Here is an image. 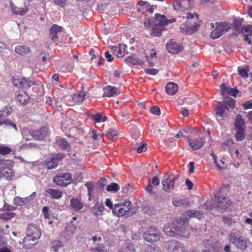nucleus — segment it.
<instances>
[{"mask_svg": "<svg viewBox=\"0 0 252 252\" xmlns=\"http://www.w3.org/2000/svg\"><path fill=\"white\" fill-rule=\"evenodd\" d=\"M228 239L231 243L241 250H245L250 243L247 238L243 237L238 231L231 232L228 235Z\"/></svg>", "mask_w": 252, "mask_h": 252, "instance_id": "423d86ee", "label": "nucleus"}, {"mask_svg": "<svg viewBox=\"0 0 252 252\" xmlns=\"http://www.w3.org/2000/svg\"><path fill=\"white\" fill-rule=\"evenodd\" d=\"M176 21L175 18L168 19L166 16L157 13L155 18H152L148 22H145V27L150 30L151 34L155 36H161V32L166 30V26L169 23H172Z\"/></svg>", "mask_w": 252, "mask_h": 252, "instance_id": "f257e3e1", "label": "nucleus"}, {"mask_svg": "<svg viewBox=\"0 0 252 252\" xmlns=\"http://www.w3.org/2000/svg\"><path fill=\"white\" fill-rule=\"evenodd\" d=\"M93 252H106V250L104 246L102 244L98 245L95 248L92 249Z\"/></svg>", "mask_w": 252, "mask_h": 252, "instance_id": "6e6d98bb", "label": "nucleus"}, {"mask_svg": "<svg viewBox=\"0 0 252 252\" xmlns=\"http://www.w3.org/2000/svg\"><path fill=\"white\" fill-rule=\"evenodd\" d=\"M231 205V202L227 196L221 197L214 196V198L210 201L206 202L204 204L208 209H212L214 208H218L221 210L228 209Z\"/></svg>", "mask_w": 252, "mask_h": 252, "instance_id": "20e7f679", "label": "nucleus"}, {"mask_svg": "<svg viewBox=\"0 0 252 252\" xmlns=\"http://www.w3.org/2000/svg\"><path fill=\"white\" fill-rule=\"evenodd\" d=\"M120 187L119 185L115 183H112L106 187V190L109 192H117L119 190Z\"/></svg>", "mask_w": 252, "mask_h": 252, "instance_id": "79ce46f5", "label": "nucleus"}, {"mask_svg": "<svg viewBox=\"0 0 252 252\" xmlns=\"http://www.w3.org/2000/svg\"><path fill=\"white\" fill-rule=\"evenodd\" d=\"M144 71L146 73H149L150 75H155L158 72V70L155 68H145Z\"/></svg>", "mask_w": 252, "mask_h": 252, "instance_id": "e2e57ef3", "label": "nucleus"}, {"mask_svg": "<svg viewBox=\"0 0 252 252\" xmlns=\"http://www.w3.org/2000/svg\"><path fill=\"white\" fill-rule=\"evenodd\" d=\"M62 246V243L58 240L54 241L52 244V248L55 252H57L58 249Z\"/></svg>", "mask_w": 252, "mask_h": 252, "instance_id": "4d7b16f0", "label": "nucleus"}, {"mask_svg": "<svg viewBox=\"0 0 252 252\" xmlns=\"http://www.w3.org/2000/svg\"><path fill=\"white\" fill-rule=\"evenodd\" d=\"M164 246L168 252H187L184 245L175 240L166 242Z\"/></svg>", "mask_w": 252, "mask_h": 252, "instance_id": "f8f14e48", "label": "nucleus"}, {"mask_svg": "<svg viewBox=\"0 0 252 252\" xmlns=\"http://www.w3.org/2000/svg\"><path fill=\"white\" fill-rule=\"evenodd\" d=\"M7 47L3 42H0V54L4 55L7 54Z\"/></svg>", "mask_w": 252, "mask_h": 252, "instance_id": "052dcab7", "label": "nucleus"}, {"mask_svg": "<svg viewBox=\"0 0 252 252\" xmlns=\"http://www.w3.org/2000/svg\"><path fill=\"white\" fill-rule=\"evenodd\" d=\"M135 248L132 244L129 243H125L123 246L120 252H134Z\"/></svg>", "mask_w": 252, "mask_h": 252, "instance_id": "ea45409f", "label": "nucleus"}, {"mask_svg": "<svg viewBox=\"0 0 252 252\" xmlns=\"http://www.w3.org/2000/svg\"><path fill=\"white\" fill-rule=\"evenodd\" d=\"M30 51V50L29 46L26 45H17L15 48V51L16 53L22 56H24L28 54Z\"/></svg>", "mask_w": 252, "mask_h": 252, "instance_id": "c756f323", "label": "nucleus"}, {"mask_svg": "<svg viewBox=\"0 0 252 252\" xmlns=\"http://www.w3.org/2000/svg\"><path fill=\"white\" fill-rule=\"evenodd\" d=\"M131 202L129 200H126L122 203L114 205L113 213L119 217L123 216L127 218L134 214V212L131 210Z\"/></svg>", "mask_w": 252, "mask_h": 252, "instance_id": "39448f33", "label": "nucleus"}, {"mask_svg": "<svg viewBox=\"0 0 252 252\" xmlns=\"http://www.w3.org/2000/svg\"><path fill=\"white\" fill-rule=\"evenodd\" d=\"M125 62L126 63L131 65H142L144 63L142 60L137 58L134 55L129 56L126 58Z\"/></svg>", "mask_w": 252, "mask_h": 252, "instance_id": "bb28decb", "label": "nucleus"}, {"mask_svg": "<svg viewBox=\"0 0 252 252\" xmlns=\"http://www.w3.org/2000/svg\"><path fill=\"white\" fill-rule=\"evenodd\" d=\"M54 3L62 7H63L66 4L65 0H53Z\"/></svg>", "mask_w": 252, "mask_h": 252, "instance_id": "774afa93", "label": "nucleus"}, {"mask_svg": "<svg viewBox=\"0 0 252 252\" xmlns=\"http://www.w3.org/2000/svg\"><path fill=\"white\" fill-rule=\"evenodd\" d=\"M223 220L225 223L230 225L234 222V220L230 217L226 216L223 217Z\"/></svg>", "mask_w": 252, "mask_h": 252, "instance_id": "0e129e2a", "label": "nucleus"}, {"mask_svg": "<svg viewBox=\"0 0 252 252\" xmlns=\"http://www.w3.org/2000/svg\"><path fill=\"white\" fill-rule=\"evenodd\" d=\"M216 27L210 33L211 38L215 39L226 32L231 28V25L227 22L216 23Z\"/></svg>", "mask_w": 252, "mask_h": 252, "instance_id": "6e6552de", "label": "nucleus"}, {"mask_svg": "<svg viewBox=\"0 0 252 252\" xmlns=\"http://www.w3.org/2000/svg\"><path fill=\"white\" fill-rule=\"evenodd\" d=\"M226 93L228 94L229 95L233 96H236L237 95H240L241 92L238 90L233 88H224L221 89V94L224 95Z\"/></svg>", "mask_w": 252, "mask_h": 252, "instance_id": "7c9ffc66", "label": "nucleus"}, {"mask_svg": "<svg viewBox=\"0 0 252 252\" xmlns=\"http://www.w3.org/2000/svg\"><path fill=\"white\" fill-rule=\"evenodd\" d=\"M182 46L178 45L173 40H171L166 44L168 51L172 54H177L182 49Z\"/></svg>", "mask_w": 252, "mask_h": 252, "instance_id": "412c9836", "label": "nucleus"}, {"mask_svg": "<svg viewBox=\"0 0 252 252\" xmlns=\"http://www.w3.org/2000/svg\"><path fill=\"white\" fill-rule=\"evenodd\" d=\"M46 196H50L51 198L59 199L63 196L62 192L58 189H48L46 190Z\"/></svg>", "mask_w": 252, "mask_h": 252, "instance_id": "393cba45", "label": "nucleus"}, {"mask_svg": "<svg viewBox=\"0 0 252 252\" xmlns=\"http://www.w3.org/2000/svg\"><path fill=\"white\" fill-rule=\"evenodd\" d=\"M179 178V175H174L172 174H166L162 177L161 184L163 190L167 192H170L173 189L175 182Z\"/></svg>", "mask_w": 252, "mask_h": 252, "instance_id": "0eeeda50", "label": "nucleus"}, {"mask_svg": "<svg viewBox=\"0 0 252 252\" xmlns=\"http://www.w3.org/2000/svg\"><path fill=\"white\" fill-rule=\"evenodd\" d=\"M62 158V157L59 154L52 155L50 158L46 160V166L50 169L55 168L58 166L59 161L61 160Z\"/></svg>", "mask_w": 252, "mask_h": 252, "instance_id": "dca6fc26", "label": "nucleus"}, {"mask_svg": "<svg viewBox=\"0 0 252 252\" xmlns=\"http://www.w3.org/2000/svg\"><path fill=\"white\" fill-rule=\"evenodd\" d=\"M107 135L108 139L114 140L118 138V132L116 130L109 129L107 131Z\"/></svg>", "mask_w": 252, "mask_h": 252, "instance_id": "37998d69", "label": "nucleus"}, {"mask_svg": "<svg viewBox=\"0 0 252 252\" xmlns=\"http://www.w3.org/2000/svg\"><path fill=\"white\" fill-rule=\"evenodd\" d=\"M41 235L39 227L34 224H31L28 226L27 235L34 236L35 239H39Z\"/></svg>", "mask_w": 252, "mask_h": 252, "instance_id": "a211bd4d", "label": "nucleus"}, {"mask_svg": "<svg viewBox=\"0 0 252 252\" xmlns=\"http://www.w3.org/2000/svg\"><path fill=\"white\" fill-rule=\"evenodd\" d=\"M17 99L22 104H26L30 98L29 96L25 93L23 94H19L17 96Z\"/></svg>", "mask_w": 252, "mask_h": 252, "instance_id": "09e8293b", "label": "nucleus"}, {"mask_svg": "<svg viewBox=\"0 0 252 252\" xmlns=\"http://www.w3.org/2000/svg\"><path fill=\"white\" fill-rule=\"evenodd\" d=\"M85 96V94L84 92H80L73 95L72 100L75 103H81L83 101Z\"/></svg>", "mask_w": 252, "mask_h": 252, "instance_id": "58836bf2", "label": "nucleus"}, {"mask_svg": "<svg viewBox=\"0 0 252 252\" xmlns=\"http://www.w3.org/2000/svg\"><path fill=\"white\" fill-rule=\"evenodd\" d=\"M166 92L169 95H173L176 94L178 90V85L173 82H169L165 87Z\"/></svg>", "mask_w": 252, "mask_h": 252, "instance_id": "cd10ccee", "label": "nucleus"}, {"mask_svg": "<svg viewBox=\"0 0 252 252\" xmlns=\"http://www.w3.org/2000/svg\"><path fill=\"white\" fill-rule=\"evenodd\" d=\"M160 183L159 179L157 176H155L152 178L151 182H150V184L148 186L147 188V190L149 192L151 193L152 191V187L153 186H158L159 185Z\"/></svg>", "mask_w": 252, "mask_h": 252, "instance_id": "e433bc0d", "label": "nucleus"}, {"mask_svg": "<svg viewBox=\"0 0 252 252\" xmlns=\"http://www.w3.org/2000/svg\"><path fill=\"white\" fill-rule=\"evenodd\" d=\"M90 134L94 140L98 141L102 140L101 134L100 133H97L96 130L95 129H93L91 131H90Z\"/></svg>", "mask_w": 252, "mask_h": 252, "instance_id": "3c124183", "label": "nucleus"}, {"mask_svg": "<svg viewBox=\"0 0 252 252\" xmlns=\"http://www.w3.org/2000/svg\"><path fill=\"white\" fill-rule=\"evenodd\" d=\"M172 204L174 206L179 207L183 206L184 207L189 206L190 204L189 201L187 199H180L177 200L176 199H173L172 201Z\"/></svg>", "mask_w": 252, "mask_h": 252, "instance_id": "72a5a7b5", "label": "nucleus"}, {"mask_svg": "<svg viewBox=\"0 0 252 252\" xmlns=\"http://www.w3.org/2000/svg\"><path fill=\"white\" fill-rule=\"evenodd\" d=\"M104 95L107 97L115 96L120 94L119 90L118 88L107 86L103 89Z\"/></svg>", "mask_w": 252, "mask_h": 252, "instance_id": "b1692460", "label": "nucleus"}, {"mask_svg": "<svg viewBox=\"0 0 252 252\" xmlns=\"http://www.w3.org/2000/svg\"><path fill=\"white\" fill-rule=\"evenodd\" d=\"M12 81L13 85L18 88L31 87L35 85L34 81H31L28 78L23 77L14 76L12 78Z\"/></svg>", "mask_w": 252, "mask_h": 252, "instance_id": "ddd939ff", "label": "nucleus"}, {"mask_svg": "<svg viewBox=\"0 0 252 252\" xmlns=\"http://www.w3.org/2000/svg\"><path fill=\"white\" fill-rule=\"evenodd\" d=\"M63 179L66 183H68V184L71 183L73 181L71 174L70 173H64L61 175Z\"/></svg>", "mask_w": 252, "mask_h": 252, "instance_id": "5fc2aeb1", "label": "nucleus"}, {"mask_svg": "<svg viewBox=\"0 0 252 252\" xmlns=\"http://www.w3.org/2000/svg\"><path fill=\"white\" fill-rule=\"evenodd\" d=\"M12 150L7 146L0 145V154L5 155L11 153Z\"/></svg>", "mask_w": 252, "mask_h": 252, "instance_id": "8fccbe9b", "label": "nucleus"}, {"mask_svg": "<svg viewBox=\"0 0 252 252\" xmlns=\"http://www.w3.org/2000/svg\"><path fill=\"white\" fill-rule=\"evenodd\" d=\"M29 133L34 139L36 140H41L47 135L48 133V128L47 127L43 126L38 130H30Z\"/></svg>", "mask_w": 252, "mask_h": 252, "instance_id": "2eb2a0df", "label": "nucleus"}, {"mask_svg": "<svg viewBox=\"0 0 252 252\" xmlns=\"http://www.w3.org/2000/svg\"><path fill=\"white\" fill-rule=\"evenodd\" d=\"M10 5L12 13L14 14L24 15L29 10L28 8L27 7L24 8L18 7L12 2H11Z\"/></svg>", "mask_w": 252, "mask_h": 252, "instance_id": "a878e982", "label": "nucleus"}, {"mask_svg": "<svg viewBox=\"0 0 252 252\" xmlns=\"http://www.w3.org/2000/svg\"><path fill=\"white\" fill-rule=\"evenodd\" d=\"M160 231L154 225L151 226L143 234L144 240L149 242H156L160 239Z\"/></svg>", "mask_w": 252, "mask_h": 252, "instance_id": "9d476101", "label": "nucleus"}, {"mask_svg": "<svg viewBox=\"0 0 252 252\" xmlns=\"http://www.w3.org/2000/svg\"><path fill=\"white\" fill-rule=\"evenodd\" d=\"M199 27L200 25L199 24H196L190 27L187 24H184L181 25L180 28L183 32H185L187 34H191L196 32L198 30Z\"/></svg>", "mask_w": 252, "mask_h": 252, "instance_id": "5701e85b", "label": "nucleus"}, {"mask_svg": "<svg viewBox=\"0 0 252 252\" xmlns=\"http://www.w3.org/2000/svg\"><path fill=\"white\" fill-rule=\"evenodd\" d=\"M203 213L201 211L190 210L185 212L182 216L181 217L177 220V229L181 230V233H184L185 232L188 233V237L189 236V233L188 231L187 223L189 219L191 217H195L200 219L203 217Z\"/></svg>", "mask_w": 252, "mask_h": 252, "instance_id": "f03ea898", "label": "nucleus"}, {"mask_svg": "<svg viewBox=\"0 0 252 252\" xmlns=\"http://www.w3.org/2000/svg\"><path fill=\"white\" fill-rule=\"evenodd\" d=\"M57 142L59 146L63 149H66L68 146L67 142L63 138H57Z\"/></svg>", "mask_w": 252, "mask_h": 252, "instance_id": "a18cd8bd", "label": "nucleus"}, {"mask_svg": "<svg viewBox=\"0 0 252 252\" xmlns=\"http://www.w3.org/2000/svg\"><path fill=\"white\" fill-rule=\"evenodd\" d=\"M34 236L27 235L22 241L23 247L25 249H30L37 244V240Z\"/></svg>", "mask_w": 252, "mask_h": 252, "instance_id": "aec40b11", "label": "nucleus"}, {"mask_svg": "<svg viewBox=\"0 0 252 252\" xmlns=\"http://www.w3.org/2000/svg\"><path fill=\"white\" fill-rule=\"evenodd\" d=\"M3 125H5L9 128L14 129L15 131H18V128L16 125L9 119H5L2 122H0V126Z\"/></svg>", "mask_w": 252, "mask_h": 252, "instance_id": "c9c22d12", "label": "nucleus"}, {"mask_svg": "<svg viewBox=\"0 0 252 252\" xmlns=\"http://www.w3.org/2000/svg\"><path fill=\"white\" fill-rule=\"evenodd\" d=\"M12 112V108L11 106H6L3 110H0V122L2 119L9 116Z\"/></svg>", "mask_w": 252, "mask_h": 252, "instance_id": "f704fd0d", "label": "nucleus"}, {"mask_svg": "<svg viewBox=\"0 0 252 252\" xmlns=\"http://www.w3.org/2000/svg\"><path fill=\"white\" fill-rule=\"evenodd\" d=\"M235 101L231 98H225L222 102H218L215 107L216 115L223 120L226 119L229 113V108H233Z\"/></svg>", "mask_w": 252, "mask_h": 252, "instance_id": "7ed1b4c3", "label": "nucleus"}, {"mask_svg": "<svg viewBox=\"0 0 252 252\" xmlns=\"http://www.w3.org/2000/svg\"><path fill=\"white\" fill-rule=\"evenodd\" d=\"M14 216V213L8 210H2L0 212V219L5 220L12 219Z\"/></svg>", "mask_w": 252, "mask_h": 252, "instance_id": "2f4dec72", "label": "nucleus"}, {"mask_svg": "<svg viewBox=\"0 0 252 252\" xmlns=\"http://www.w3.org/2000/svg\"><path fill=\"white\" fill-rule=\"evenodd\" d=\"M54 181L57 185L62 187H66L68 185V183L65 182L61 175L56 176L54 178Z\"/></svg>", "mask_w": 252, "mask_h": 252, "instance_id": "c03bdc74", "label": "nucleus"}, {"mask_svg": "<svg viewBox=\"0 0 252 252\" xmlns=\"http://www.w3.org/2000/svg\"><path fill=\"white\" fill-rule=\"evenodd\" d=\"M70 205L75 210H80L83 207V203L77 198H72L70 200Z\"/></svg>", "mask_w": 252, "mask_h": 252, "instance_id": "473e14b6", "label": "nucleus"}, {"mask_svg": "<svg viewBox=\"0 0 252 252\" xmlns=\"http://www.w3.org/2000/svg\"><path fill=\"white\" fill-rule=\"evenodd\" d=\"M235 125L237 129L244 128L245 126L244 121L240 115H238L235 120Z\"/></svg>", "mask_w": 252, "mask_h": 252, "instance_id": "a19ab883", "label": "nucleus"}, {"mask_svg": "<svg viewBox=\"0 0 252 252\" xmlns=\"http://www.w3.org/2000/svg\"><path fill=\"white\" fill-rule=\"evenodd\" d=\"M85 186L87 187L88 195L89 196V199L90 200V195L94 189V186L92 183L90 182H87Z\"/></svg>", "mask_w": 252, "mask_h": 252, "instance_id": "13d9d810", "label": "nucleus"}, {"mask_svg": "<svg viewBox=\"0 0 252 252\" xmlns=\"http://www.w3.org/2000/svg\"><path fill=\"white\" fill-rule=\"evenodd\" d=\"M14 162L9 159H0V178L9 177L12 176L11 168L14 166Z\"/></svg>", "mask_w": 252, "mask_h": 252, "instance_id": "1a4fd4ad", "label": "nucleus"}, {"mask_svg": "<svg viewBox=\"0 0 252 252\" xmlns=\"http://www.w3.org/2000/svg\"><path fill=\"white\" fill-rule=\"evenodd\" d=\"M188 142L193 150H197L201 148L206 142V140L202 137H198L193 139H189Z\"/></svg>", "mask_w": 252, "mask_h": 252, "instance_id": "f3484780", "label": "nucleus"}, {"mask_svg": "<svg viewBox=\"0 0 252 252\" xmlns=\"http://www.w3.org/2000/svg\"><path fill=\"white\" fill-rule=\"evenodd\" d=\"M82 180V175L81 172H77L75 174L74 176V178L73 179V181L75 183L81 182Z\"/></svg>", "mask_w": 252, "mask_h": 252, "instance_id": "680f3d73", "label": "nucleus"}, {"mask_svg": "<svg viewBox=\"0 0 252 252\" xmlns=\"http://www.w3.org/2000/svg\"><path fill=\"white\" fill-rule=\"evenodd\" d=\"M106 183L107 181L106 179L103 177H101L98 182V185L100 189H102Z\"/></svg>", "mask_w": 252, "mask_h": 252, "instance_id": "338daca9", "label": "nucleus"}, {"mask_svg": "<svg viewBox=\"0 0 252 252\" xmlns=\"http://www.w3.org/2000/svg\"><path fill=\"white\" fill-rule=\"evenodd\" d=\"M235 137L237 141H241L245 138L244 128L237 129V133L235 134Z\"/></svg>", "mask_w": 252, "mask_h": 252, "instance_id": "49530a36", "label": "nucleus"}, {"mask_svg": "<svg viewBox=\"0 0 252 252\" xmlns=\"http://www.w3.org/2000/svg\"><path fill=\"white\" fill-rule=\"evenodd\" d=\"M104 207L102 202L97 201L93 208V213L95 216H100L102 214Z\"/></svg>", "mask_w": 252, "mask_h": 252, "instance_id": "c85d7f7f", "label": "nucleus"}, {"mask_svg": "<svg viewBox=\"0 0 252 252\" xmlns=\"http://www.w3.org/2000/svg\"><path fill=\"white\" fill-rule=\"evenodd\" d=\"M249 69L248 67H243L239 66L238 67V72L240 75L243 78H247L248 76Z\"/></svg>", "mask_w": 252, "mask_h": 252, "instance_id": "de8ad7c7", "label": "nucleus"}, {"mask_svg": "<svg viewBox=\"0 0 252 252\" xmlns=\"http://www.w3.org/2000/svg\"><path fill=\"white\" fill-rule=\"evenodd\" d=\"M35 195L36 193L33 192L31 195L25 198L16 196L14 199V203L17 206H24L33 200L35 198Z\"/></svg>", "mask_w": 252, "mask_h": 252, "instance_id": "6ab92c4d", "label": "nucleus"}, {"mask_svg": "<svg viewBox=\"0 0 252 252\" xmlns=\"http://www.w3.org/2000/svg\"><path fill=\"white\" fill-rule=\"evenodd\" d=\"M145 252H162L158 247L148 245L146 247Z\"/></svg>", "mask_w": 252, "mask_h": 252, "instance_id": "864d4df0", "label": "nucleus"}, {"mask_svg": "<svg viewBox=\"0 0 252 252\" xmlns=\"http://www.w3.org/2000/svg\"><path fill=\"white\" fill-rule=\"evenodd\" d=\"M245 31L248 33V34L252 36V25L244 26L241 28V32Z\"/></svg>", "mask_w": 252, "mask_h": 252, "instance_id": "bf43d9fd", "label": "nucleus"}, {"mask_svg": "<svg viewBox=\"0 0 252 252\" xmlns=\"http://www.w3.org/2000/svg\"><path fill=\"white\" fill-rule=\"evenodd\" d=\"M175 10L179 11H185L190 7L189 0H177L173 3Z\"/></svg>", "mask_w": 252, "mask_h": 252, "instance_id": "4468645a", "label": "nucleus"}, {"mask_svg": "<svg viewBox=\"0 0 252 252\" xmlns=\"http://www.w3.org/2000/svg\"><path fill=\"white\" fill-rule=\"evenodd\" d=\"M126 45L124 44H119V46L118 47V53H117V56L119 57L120 56H122L123 54H125L126 53Z\"/></svg>", "mask_w": 252, "mask_h": 252, "instance_id": "603ef678", "label": "nucleus"}, {"mask_svg": "<svg viewBox=\"0 0 252 252\" xmlns=\"http://www.w3.org/2000/svg\"><path fill=\"white\" fill-rule=\"evenodd\" d=\"M92 119L95 123L104 122L106 121L107 117L102 113H98L93 115L92 116Z\"/></svg>", "mask_w": 252, "mask_h": 252, "instance_id": "4c0bfd02", "label": "nucleus"}, {"mask_svg": "<svg viewBox=\"0 0 252 252\" xmlns=\"http://www.w3.org/2000/svg\"><path fill=\"white\" fill-rule=\"evenodd\" d=\"M62 27L54 24L50 30V38L53 42H56L58 39L57 34L61 32Z\"/></svg>", "mask_w": 252, "mask_h": 252, "instance_id": "4be33fe9", "label": "nucleus"}, {"mask_svg": "<svg viewBox=\"0 0 252 252\" xmlns=\"http://www.w3.org/2000/svg\"><path fill=\"white\" fill-rule=\"evenodd\" d=\"M178 222L177 221L170 223H165L163 230L168 235L170 236H174L175 234L181 235L182 237L187 238L188 233L184 232V233H181V231L180 230L177 229Z\"/></svg>", "mask_w": 252, "mask_h": 252, "instance_id": "9b49d317", "label": "nucleus"}, {"mask_svg": "<svg viewBox=\"0 0 252 252\" xmlns=\"http://www.w3.org/2000/svg\"><path fill=\"white\" fill-rule=\"evenodd\" d=\"M151 112L152 114L156 115H159L160 114V110L159 108L157 106L151 108Z\"/></svg>", "mask_w": 252, "mask_h": 252, "instance_id": "69168bd1", "label": "nucleus"}]
</instances>
